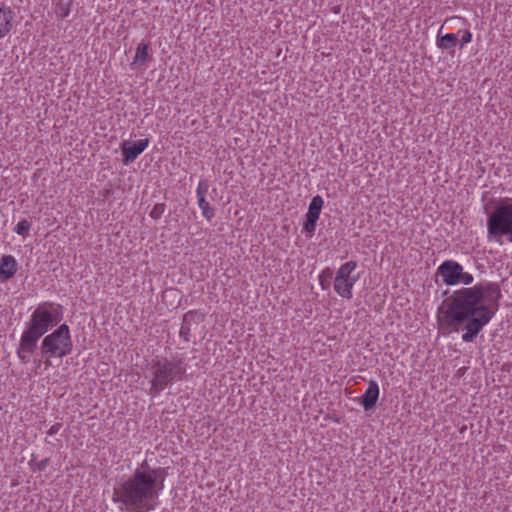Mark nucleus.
Returning <instances> with one entry per match:
<instances>
[{
	"mask_svg": "<svg viewBox=\"0 0 512 512\" xmlns=\"http://www.w3.org/2000/svg\"><path fill=\"white\" fill-rule=\"evenodd\" d=\"M501 296L499 284L491 281L454 290L438 307L439 329L448 334L463 330L462 341L474 342L498 312Z\"/></svg>",
	"mask_w": 512,
	"mask_h": 512,
	"instance_id": "obj_1",
	"label": "nucleus"
},
{
	"mask_svg": "<svg viewBox=\"0 0 512 512\" xmlns=\"http://www.w3.org/2000/svg\"><path fill=\"white\" fill-rule=\"evenodd\" d=\"M72 348L71 333L67 324H61L41 342L43 356L63 358L72 352Z\"/></svg>",
	"mask_w": 512,
	"mask_h": 512,
	"instance_id": "obj_4",
	"label": "nucleus"
},
{
	"mask_svg": "<svg viewBox=\"0 0 512 512\" xmlns=\"http://www.w3.org/2000/svg\"><path fill=\"white\" fill-rule=\"evenodd\" d=\"M147 58H148V45L142 43L137 48L136 55H135V58H134V61L132 64L133 65H137V64L142 65L145 63Z\"/></svg>",
	"mask_w": 512,
	"mask_h": 512,
	"instance_id": "obj_18",
	"label": "nucleus"
},
{
	"mask_svg": "<svg viewBox=\"0 0 512 512\" xmlns=\"http://www.w3.org/2000/svg\"><path fill=\"white\" fill-rule=\"evenodd\" d=\"M57 382L56 378H53L52 380L48 379V383L55 384Z\"/></svg>",
	"mask_w": 512,
	"mask_h": 512,
	"instance_id": "obj_30",
	"label": "nucleus"
},
{
	"mask_svg": "<svg viewBox=\"0 0 512 512\" xmlns=\"http://www.w3.org/2000/svg\"><path fill=\"white\" fill-rule=\"evenodd\" d=\"M333 279V272L330 268L323 269L318 275V281L323 291L328 290L331 287Z\"/></svg>",
	"mask_w": 512,
	"mask_h": 512,
	"instance_id": "obj_16",
	"label": "nucleus"
},
{
	"mask_svg": "<svg viewBox=\"0 0 512 512\" xmlns=\"http://www.w3.org/2000/svg\"><path fill=\"white\" fill-rule=\"evenodd\" d=\"M379 398V385L375 380L368 382V387L362 395L360 403L365 410L373 408Z\"/></svg>",
	"mask_w": 512,
	"mask_h": 512,
	"instance_id": "obj_11",
	"label": "nucleus"
},
{
	"mask_svg": "<svg viewBox=\"0 0 512 512\" xmlns=\"http://www.w3.org/2000/svg\"><path fill=\"white\" fill-rule=\"evenodd\" d=\"M14 14L10 8H0V38L6 36L13 27Z\"/></svg>",
	"mask_w": 512,
	"mask_h": 512,
	"instance_id": "obj_13",
	"label": "nucleus"
},
{
	"mask_svg": "<svg viewBox=\"0 0 512 512\" xmlns=\"http://www.w3.org/2000/svg\"><path fill=\"white\" fill-rule=\"evenodd\" d=\"M149 139H140L136 142L124 141L121 144V151L123 154L122 162L125 165H128L135 161V159L140 155L148 146Z\"/></svg>",
	"mask_w": 512,
	"mask_h": 512,
	"instance_id": "obj_9",
	"label": "nucleus"
},
{
	"mask_svg": "<svg viewBox=\"0 0 512 512\" xmlns=\"http://www.w3.org/2000/svg\"><path fill=\"white\" fill-rule=\"evenodd\" d=\"M485 211L489 213L486 224H512V198L492 199Z\"/></svg>",
	"mask_w": 512,
	"mask_h": 512,
	"instance_id": "obj_8",
	"label": "nucleus"
},
{
	"mask_svg": "<svg viewBox=\"0 0 512 512\" xmlns=\"http://www.w3.org/2000/svg\"><path fill=\"white\" fill-rule=\"evenodd\" d=\"M109 193H110V190H106L105 196L109 195Z\"/></svg>",
	"mask_w": 512,
	"mask_h": 512,
	"instance_id": "obj_32",
	"label": "nucleus"
},
{
	"mask_svg": "<svg viewBox=\"0 0 512 512\" xmlns=\"http://www.w3.org/2000/svg\"><path fill=\"white\" fill-rule=\"evenodd\" d=\"M167 475L165 468H151L147 464H142L118 490H115L113 500L119 501L127 512L152 511L164 490Z\"/></svg>",
	"mask_w": 512,
	"mask_h": 512,
	"instance_id": "obj_2",
	"label": "nucleus"
},
{
	"mask_svg": "<svg viewBox=\"0 0 512 512\" xmlns=\"http://www.w3.org/2000/svg\"><path fill=\"white\" fill-rule=\"evenodd\" d=\"M73 0H57L55 13L58 18L64 19L70 13V6Z\"/></svg>",
	"mask_w": 512,
	"mask_h": 512,
	"instance_id": "obj_17",
	"label": "nucleus"
},
{
	"mask_svg": "<svg viewBox=\"0 0 512 512\" xmlns=\"http://www.w3.org/2000/svg\"><path fill=\"white\" fill-rule=\"evenodd\" d=\"M196 314L193 311H189L184 315V321L189 322Z\"/></svg>",
	"mask_w": 512,
	"mask_h": 512,
	"instance_id": "obj_26",
	"label": "nucleus"
},
{
	"mask_svg": "<svg viewBox=\"0 0 512 512\" xmlns=\"http://www.w3.org/2000/svg\"><path fill=\"white\" fill-rule=\"evenodd\" d=\"M165 208H166V206L163 203L156 204L153 207V209L151 210V213H150L151 218L154 220H159L160 217L162 216V214L164 213Z\"/></svg>",
	"mask_w": 512,
	"mask_h": 512,
	"instance_id": "obj_20",
	"label": "nucleus"
},
{
	"mask_svg": "<svg viewBox=\"0 0 512 512\" xmlns=\"http://www.w3.org/2000/svg\"><path fill=\"white\" fill-rule=\"evenodd\" d=\"M441 30H439V35L437 37V46L443 50L451 51L458 43L457 35L454 33H447L445 35H441Z\"/></svg>",
	"mask_w": 512,
	"mask_h": 512,
	"instance_id": "obj_15",
	"label": "nucleus"
},
{
	"mask_svg": "<svg viewBox=\"0 0 512 512\" xmlns=\"http://www.w3.org/2000/svg\"><path fill=\"white\" fill-rule=\"evenodd\" d=\"M357 266L356 261L350 260L342 264L336 271L333 287L335 293L343 299L349 300L353 297L354 285L360 279V273L356 271Z\"/></svg>",
	"mask_w": 512,
	"mask_h": 512,
	"instance_id": "obj_5",
	"label": "nucleus"
},
{
	"mask_svg": "<svg viewBox=\"0 0 512 512\" xmlns=\"http://www.w3.org/2000/svg\"><path fill=\"white\" fill-rule=\"evenodd\" d=\"M456 19H460V18L459 17H451V18L446 19L445 23L456 20Z\"/></svg>",
	"mask_w": 512,
	"mask_h": 512,
	"instance_id": "obj_29",
	"label": "nucleus"
},
{
	"mask_svg": "<svg viewBox=\"0 0 512 512\" xmlns=\"http://www.w3.org/2000/svg\"><path fill=\"white\" fill-rule=\"evenodd\" d=\"M184 370L180 363L174 361L158 362L151 380L150 392L154 396L162 392L175 379H181Z\"/></svg>",
	"mask_w": 512,
	"mask_h": 512,
	"instance_id": "obj_6",
	"label": "nucleus"
},
{
	"mask_svg": "<svg viewBox=\"0 0 512 512\" xmlns=\"http://www.w3.org/2000/svg\"><path fill=\"white\" fill-rule=\"evenodd\" d=\"M29 227H30V226H15L14 231H15L18 235H22V236H24V235L28 232Z\"/></svg>",
	"mask_w": 512,
	"mask_h": 512,
	"instance_id": "obj_25",
	"label": "nucleus"
},
{
	"mask_svg": "<svg viewBox=\"0 0 512 512\" xmlns=\"http://www.w3.org/2000/svg\"><path fill=\"white\" fill-rule=\"evenodd\" d=\"M178 297V292L177 290H174V289H170V290H166L164 293H163V298H176Z\"/></svg>",
	"mask_w": 512,
	"mask_h": 512,
	"instance_id": "obj_24",
	"label": "nucleus"
},
{
	"mask_svg": "<svg viewBox=\"0 0 512 512\" xmlns=\"http://www.w3.org/2000/svg\"><path fill=\"white\" fill-rule=\"evenodd\" d=\"M488 239L500 245L512 243V226H488Z\"/></svg>",
	"mask_w": 512,
	"mask_h": 512,
	"instance_id": "obj_10",
	"label": "nucleus"
},
{
	"mask_svg": "<svg viewBox=\"0 0 512 512\" xmlns=\"http://www.w3.org/2000/svg\"><path fill=\"white\" fill-rule=\"evenodd\" d=\"M63 318V307L55 302L40 303L32 312L26 328L21 334L17 348V356L23 364H27L30 356L37 348L39 339L50 328L56 326Z\"/></svg>",
	"mask_w": 512,
	"mask_h": 512,
	"instance_id": "obj_3",
	"label": "nucleus"
},
{
	"mask_svg": "<svg viewBox=\"0 0 512 512\" xmlns=\"http://www.w3.org/2000/svg\"><path fill=\"white\" fill-rule=\"evenodd\" d=\"M442 281L448 286L465 285L473 283L474 277L471 273L464 271L463 266L454 260H446L437 268Z\"/></svg>",
	"mask_w": 512,
	"mask_h": 512,
	"instance_id": "obj_7",
	"label": "nucleus"
},
{
	"mask_svg": "<svg viewBox=\"0 0 512 512\" xmlns=\"http://www.w3.org/2000/svg\"><path fill=\"white\" fill-rule=\"evenodd\" d=\"M51 358H52V357L47 356V359H46V360H45V362H44V363H45V368H46V369H47L48 367H50V366H51V360H50Z\"/></svg>",
	"mask_w": 512,
	"mask_h": 512,
	"instance_id": "obj_28",
	"label": "nucleus"
},
{
	"mask_svg": "<svg viewBox=\"0 0 512 512\" xmlns=\"http://www.w3.org/2000/svg\"><path fill=\"white\" fill-rule=\"evenodd\" d=\"M209 184L208 180H201L197 187V198H205V194L208 192Z\"/></svg>",
	"mask_w": 512,
	"mask_h": 512,
	"instance_id": "obj_21",
	"label": "nucleus"
},
{
	"mask_svg": "<svg viewBox=\"0 0 512 512\" xmlns=\"http://www.w3.org/2000/svg\"><path fill=\"white\" fill-rule=\"evenodd\" d=\"M304 227H305V229H306L307 233H312V232H314V228H315V226H309V225H306V226H304Z\"/></svg>",
	"mask_w": 512,
	"mask_h": 512,
	"instance_id": "obj_27",
	"label": "nucleus"
},
{
	"mask_svg": "<svg viewBox=\"0 0 512 512\" xmlns=\"http://www.w3.org/2000/svg\"><path fill=\"white\" fill-rule=\"evenodd\" d=\"M198 206L202 211V215L207 221H210L214 216V209L206 201L205 198L198 199Z\"/></svg>",
	"mask_w": 512,
	"mask_h": 512,
	"instance_id": "obj_19",
	"label": "nucleus"
},
{
	"mask_svg": "<svg viewBox=\"0 0 512 512\" xmlns=\"http://www.w3.org/2000/svg\"><path fill=\"white\" fill-rule=\"evenodd\" d=\"M17 261L11 255H5L0 262V281L6 282L11 279L17 271Z\"/></svg>",
	"mask_w": 512,
	"mask_h": 512,
	"instance_id": "obj_12",
	"label": "nucleus"
},
{
	"mask_svg": "<svg viewBox=\"0 0 512 512\" xmlns=\"http://www.w3.org/2000/svg\"><path fill=\"white\" fill-rule=\"evenodd\" d=\"M322 206L323 199L319 195L313 197L309 204L308 213L306 215L307 220L304 224H316L319 219Z\"/></svg>",
	"mask_w": 512,
	"mask_h": 512,
	"instance_id": "obj_14",
	"label": "nucleus"
},
{
	"mask_svg": "<svg viewBox=\"0 0 512 512\" xmlns=\"http://www.w3.org/2000/svg\"><path fill=\"white\" fill-rule=\"evenodd\" d=\"M61 426L62 425L60 423L53 424L48 431V435L53 436V435L57 434L59 432V430L61 429Z\"/></svg>",
	"mask_w": 512,
	"mask_h": 512,
	"instance_id": "obj_23",
	"label": "nucleus"
},
{
	"mask_svg": "<svg viewBox=\"0 0 512 512\" xmlns=\"http://www.w3.org/2000/svg\"><path fill=\"white\" fill-rule=\"evenodd\" d=\"M18 224L24 225V224H28V222H27V220H21L20 222H18Z\"/></svg>",
	"mask_w": 512,
	"mask_h": 512,
	"instance_id": "obj_31",
	"label": "nucleus"
},
{
	"mask_svg": "<svg viewBox=\"0 0 512 512\" xmlns=\"http://www.w3.org/2000/svg\"><path fill=\"white\" fill-rule=\"evenodd\" d=\"M472 40V33L469 30H464L460 39V47L462 48L465 44L470 43Z\"/></svg>",
	"mask_w": 512,
	"mask_h": 512,
	"instance_id": "obj_22",
	"label": "nucleus"
}]
</instances>
